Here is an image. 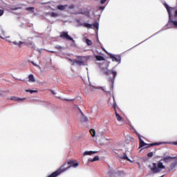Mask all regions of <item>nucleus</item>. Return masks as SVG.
<instances>
[{
  "label": "nucleus",
  "mask_w": 177,
  "mask_h": 177,
  "mask_svg": "<svg viewBox=\"0 0 177 177\" xmlns=\"http://www.w3.org/2000/svg\"><path fill=\"white\" fill-rule=\"evenodd\" d=\"M3 15V10H0V17Z\"/></svg>",
  "instance_id": "4c0bfd02"
},
{
  "label": "nucleus",
  "mask_w": 177,
  "mask_h": 177,
  "mask_svg": "<svg viewBox=\"0 0 177 177\" xmlns=\"http://www.w3.org/2000/svg\"><path fill=\"white\" fill-rule=\"evenodd\" d=\"M113 108L114 112H117V110H116V109H117V104L115 102H113Z\"/></svg>",
  "instance_id": "c756f323"
},
{
  "label": "nucleus",
  "mask_w": 177,
  "mask_h": 177,
  "mask_svg": "<svg viewBox=\"0 0 177 177\" xmlns=\"http://www.w3.org/2000/svg\"><path fill=\"white\" fill-rule=\"evenodd\" d=\"M104 74L106 75H109L110 74V71H104Z\"/></svg>",
  "instance_id": "c9c22d12"
},
{
  "label": "nucleus",
  "mask_w": 177,
  "mask_h": 177,
  "mask_svg": "<svg viewBox=\"0 0 177 177\" xmlns=\"http://www.w3.org/2000/svg\"><path fill=\"white\" fill-rule=\"evenodd\" d=\"M150 169L153 174H159L161 172V170L165 169V166H163V164L161 162H159L158 164L153 163Z\"/></svg>",
  "instance_id": "7ed1b4c3"
},
{
  "label": "nucleus",
  "mask_w": 177,
  "mask_h": 177,
  "mask_svg": "<svg viewBox=\"0 0 177 177\" xmlns=\"http://www.w3.org/2000/svg\"><path fill=\"white\" fill-rule=\"evenodd\" d=\"M110 58L112 59V61L115 62H120V57L119 56H114L112 54H110Z\"/></svg>",
  "instance_id": "6e6552de"
},
{
  "label": "nucleus",
  "mask_w": 177,
  "mask_h": 177,
  "mask_svg": "<svg viewBox=\"0 0 177 177\" xmlns=\"http://www.w3.org/2000/svg\"><path fill=\"white\" fill-rule=\"evenodd\" d=\"M147 157L148 158H151L153 157V152H149L147 153Z\"/></svg>",
  "instance_id": "2f4dec72"
},
{
  "label": "nucleus",
  "mask_w": 177,
  "mask_h": 177,
  "mask_svg": "<svg viewBox=\"0 0 177 177\" xmlns=\"http://www.w3.org/2000/svg\"><path fill=\"white\" fill-rule=\"evenodd\" d=\"M79 165H80L77 162V161L75 160H71L69 162H67L63 164V165H62L59 169L55 171V172H53L50 175L48 176V177H57L59 174H62V172L66 171V170L69 169L70 168H71V167L77 168V167H78Z\"/></svg>",
  "instance_id": "f257e3e1"
},
{
  "label": "nucleus",
  "mask_w": 177,
  "mask_h": 177,
  "mask_svg": "<svg viewBox=\"0 0 177 177\" xmlns=\"http://www.w3.org/2000/svg\"><path fill=\"white\" fill-rule=\"evenodd\" d=\"M59 37H61L62 39H65L71 41H74V39L68 35V32H62L59 35Z\"/></svg>",
  "instance_id": "39448f33"
},
{
  "label": "nucleus",
  "mask_w": 177,
  "mask_h": 177,
  "mask_svg": "<svg viewBox=\"0 0 177 177\" xmlns=\"http://www.w3.org/2000/svg\"><path fill=\"white\" fill-rule=\"evenodd\" d=\"M172 144L173 145H177V142H173Z\"/></svg>",
  "instance_id": "a19ab883"
},
{
  "label": "nucleus",
  "mask_w": 177,
  "mask_h": 177,
  "mask_svg": "<svg viewBox=\"0 0 177 177\" xmlns=\"http://www.w3.org/2000/svg\"><path fill=\"white\" fill-rule=\"evenodd\" d=\"M92 26H93V28L97 30L99 27V24L98 23L95 22V24H92Z\"/></svg>",
  "instance_id": "cd10ccee"
},
{
  "label": "nucleus",
  "mask_w": 177,
  "mask_h": 177,
  "mask_svg": "<svg viewBox=\"0 0 177 177\" xmlns=\"http://www.w3.org/2000/svg\"><path fill=\"white\" fill-rule=\"evenodd\" d=\"M56 48H57V49H62V46H56Z\"/></svg>",
  "instance_id": "ea45409f"
},
{
  "label": "nucleus",
  "mask_w": 177,
  "mask_h": 177,
  "mask_svg": "<svg viewBox=\"0 0 177 177\" xmlns=\"http://www.w3.org/2000/svg\"><path fill=\"white\" fill-rule=\"evenodd\" d=\"M84 26L86 28H92V24L85 23Z\"/></svg>",
  "instance_id": "393cba45"
},
{
  "label": "nucleus",
  "mask_w": 177,
  "mask_h": 177,
  "mask_svg": "<svg viewBox=\"0 0 177 177\" xmlns=\"http://www.w3.org/2000/svg\"><path fill=\"white\" fill-rule=\"evenodd\" d=\"M105 8V6H100L99 10H103Z\"/></svg>",
  "instance_id": "e433bc0d"
},
{
  "label": "nucleus",
  "mask_w": 177,
  "mask_h": 177,
  "mask_svg": "<svg viewBox=\"0 0 177 177\" xmlns=\"http://www.w3.org/2000/svg\"><path fill=\"white\" fill-rule=\"evenodd\" d=\"M164 143L162 142H154V143H151V144H149L148 145H145L143 147L145 149H147V148H149V147H151L153 146H159V145H162Z\"/></svg>",
  "instance_id": "0eeeda50"
},
{
  "label": "nucleus",
  "mask_w": 177,
  "mask_h": 177,
  "mask_svg": "<svg viewBox=\"0 0 177 177\" xmlns=\"http://www.w3.org/2000/svg\"><path fill=\"white\" fill-rule=\"evenodd\" d=\"M10 100L14 101V102H22L26 100V98H20L17 97H10Z\"/></svg>",
  "instance_id": "9d476101"
},
{
  "label": "nucleus",
  "mask_w": 177,
  "mask_h": 177,
  "mask_svg": "<svg viewBox=\"0 0 177 177\" xmlns=\"http://www.w3.org/2000/svg\"><path fill=\"white\" fill-rule=\"evenodd\" d=\"M76 15H90V12L88 10L85 12H77L76 13Z\"/></svg>",
  "instance_id": "4be33fe9"
},
{
  "label": "nucleus",
  "mask_w": 177,
  "mask_h": 177,
  "mask_svg": "<svg viewBox=\"0 0 177 177\" xmlns=\"http://www.w3.org/2000/svg\"><path fill=\"white\" fill-rule=\"evenodd\" d=\"M17 9H20V8L15 9V10H17Z\"/></svg>",
  "instance_id": "de8ad7c7"
},
{
  "label": "nucleus",
  "mask_w": 177,
  "mask_h": 177,
  "mask_svg": "<svg viewBox=\"0 0 177 177\" xmlns=\"http://www.w3.org/2000/svg\"><path fill=\"white\" fill-rule=\"evenodd\" d=\"M95 59H97V61H99V62L105 61V58H104L101 55H95Z\"/></svg>",
  "instance_id": "aec40b11"
},
{
  "label": "nucleus",
  "mask_w": 177,
  "mask_h": 177,
  "mask_svg": "<svg viewBox=\"0 0 177 177\" xmlns=\"http://www.w3.org/2000/svg\"><path fill=\"white\" fill-rule=\"evenodd\" d=\"M0 38H2L1 36H0Z\"/></svg>",
  "instance_id": "8fccbe9b"
},
{
  "label": "nucleus",
  "mask_w": 177,
  "mask_h": 177,
  "mask_svg": "<svg viewBox=\"0 0 177 177\" xmlns=\"http://www.w3.org/2000/svg\"><path fill=\"white\" fill-rule=\"evenodd\" d=\"M66 8H68V5H59L57 7L58 10H65Z\"/></svg>",
  "instance_id": "2eb2a0df"
},
{
  "label": "nucleus",
  "mask_w": 177,
  "mask_h": 177,
  "mask_svg": "<svg viewBox=\"0 0 177 177\" xmlns=\"http://www.w3.org/2000/svg\"><path fill=\"white\" fill-rule=\"evenodd\" d=\"M102 50H104V52L107 53V51L103 47H102Z\"/></svg>",
  "instance_id": "79ce46f5"
},
{
  "label": "nucleus",
  "mask_w": 177,
  "mask_h": 177,
  "mask_svg": "<svg viewBox=\"0 0 177 177\" xmlns=\"http://www.w3.org/2000/svg\"><path fill=\"white\" fill-rule=\"evenodd\" d=\"M68 8L70 10H73V9H75V5H70L69 6H68Z\"/></svg>",
  "instance_id": "7c9ffc66"
},
{
  "label": "nucleus",
  "mask_w": 177,
  "mask_h": 177,
  "mask_svg": "<svg viewBox=\"0 0 177 177\" xmlns=\"http://www.w3.org/2000/svg\"><path fill=\"white\" fill-rule=\"evenodd\" d=\"M26 92H29L30 93H37V91L27 90Z\"/></svg>",
  "instance_id": "473e14b6"
},
{
  "label": "nucleus",
  "mask_w": 177,
  "mask_h": 177,
  "mask_svg": "<svg viewBox=\"0 0 177 177\" xmlns=\"http://www.w3.org/2000/svg\"><path fill=\"white\" fill-rule=\"evenodd\" d=\"M66 59L68 60V61H69V62H74V60L75 59H71V58H69V57H68V58H66Z\"/></svg>",
  "instance_id": "f704fd0d"
},
{
  "label": "nucleus",
  "mask_w": 177,
  "mask_h": 177,
  "mask_svg": "<svg viewBox=\"0 0 177 177\" xmlns=\"http://www.w3.org/2000/svg\"><path fill=\"white\" fill-rule=\"evenodd\" d=\"M138 137L139 138V148H142L145 146H149V144H147L146 142L142 141L140 135H138Z\"/></svg>",
  "instance_id": "423d86ee"
},
{
  "label": "nucleus",
  "mask_w": 177,
  "mask_h": 177,
  "mask_svg": "<svg viewBox=\"0 0 177 177\" xmlns=\"http://www.w3.org/2000/svg\"><path fill=\"white\" fill-rule=\"evenodd\" d=\"M28 79L29 80V82H35V79L34 78L33 75H28Z\"/></svg>",
  "instance_id": "a211bd4d"
},
{
  "label": "nucleus",
  "mask_w": 177,
  "mask_h": 177,
  "mask_svg": "<svg viewBox=\"0 0 177 177\" xmlns=\"http://www.w3.org/2000/svg\"><path fill=\"white\" fill-rule=\"evenodd\" d=\"M75 64H76L78 66H84V61H80V60L73 59V64H71V65L74 66Z\"/></svg>",
  "instance_id": "1a4fd4ad"
},
{
  "label": "nucleus",
  "mask_w": 177,
  "mask_h": 177,
  "mask_svg": "<svg viewBox=\"0 0 177 177\" xmlns=\"http://www.w3.org/2000/svg\"><path fill=\"white\" fill-rule=\"evenodd\" d=\"M177 166V162H174L171 164H170V166H169V170H173L175 169V167H176Z\"/></svg>",
  "instance_id": "6ab92c4d"
},
{
  "label": "nucleus",
  "mask_w": 177,
  "mask_h": 177,
  "mask_svg": "<svg viewBox=\"0 0 177 177\" xmlns=\"http://www.w3.org/2000/svg\"><path fill=\"white\" fill-rule=\"evenodd\" d=\"M163 6H165V8H166L167 12H168V15L169 17V20H168V26H170V27H171L173 28L177 29V20L175 21L171 19V10L173 8L168 6V5L166 3H163ZM174 17L177 19V10H175V12H174Z\"/></svg>",
  "instance_id": "f03ea898"
},
{
  "label": "nucleus",
  "mask_w": 177,
  "mask_h": 177,
  "mask_svg": "<svg viewBox=\"0 0 177 177\" xmlns=\"http://www.w3.org/2000/svg\"><path fill=\"white\" fill-rule=\"evenodd\" d=\"M64 101H66V102H73V101H74V100L64 99Z\"/></svg>",
  "instance_id": "58836bf2"
},
{
  "label": "nucleus",
  "mask_w": 177,
  "mask_h": 177,
  "mask_svg": "<svg viewBox=\"0 0 177 177\" xmlns=\"http://www.w3.org/2000/svg\"><path fill=\"white\" fill-rule=\"evenodd\" d=\"M176 159H177V156H174V157L166 156L163 158V161L167 162L170 160H176Z\"/></svg>",
  "instance_id": "4468645a"
},
{
  "label": "nucleus",
  "mask_w": 177,
  "mask_h": 177,
  "mask_svg": "<svg viewBox=\"0 0 177 177\" xmlns=\"http://www.w3.org/2000/svg\"><path fill=\"white\" fill-rule=\"evenodd\" d=\"M111 73L113 75V77L109 78V82H110V91L113 90L114 77L117 75V73L115 71H112Z\"/></svg>",
  "instance_id": "20e7f679"
},
{
  "label": "nucleus",
  "mask_w": 177,
  "mask_h": 177,
  "mask_svg": "<svg viewBox=\"0 0 177 177\" xmlns=\"http://www.w3.org/2000/svg\"><path fill=\"white\" fill-rule=\"evenodd\" d=\"M32 63V66H37V64H35L34 62H31Z\"/></svg>",
  "instance_id": "37998d69"
},
{
  "label": "nucleus",
  "mask_w": 177,
  "mask_h": 177,
  "mask_svg": "<svg viewBox=\"0 0 177 177\" xmlns=\"http://www.w3.org/2000/svg\"><path fill=\"white\" fill-rule=\"evenodd\" d=\"M105 92H106V93H109L110 91H105Z\"/></svg>",
  "instance_id": "49530a36"
},
{
  "label": "nucleus",
  "mask_w": 177,
  "mask_h": 177,
  "mask_svg": "<svg viewBox=\"0 0 177 177\" xmlns=\"http://www.w3.org/2000/svg\"><path fill=\"white\" fill-rule=\"evenodd\" d=\"M115 114V118H117V121H122V117L120 116V115L118 114V113H117V111L114 112Z\"/></svg>",
  "instance_id": "f3484780"
},
{
  "label": "nucleus",
  "mask_w": 177,
  "mask_h": 177,
  "mask_svg": "<svg viewBox=\"0 0 177 177\" xmlns=\"http://www.w3.org/2000/svg\"><path fill=\"white\" fill-rule=\"evenodd\" d=\"M26 10L32 11V12H34V7H28L27 8H26Z\"/></svg>",
  "instance_id": "a878e982"
},
{
  "label": "nucleus",
  "mask_w": 177,
  "mask_h": 177,
  "mask_svg": "<svg viewBox=\"0 0 177 177\" xmlns=\"http://www.w3.org/2000/svg\"><path fill=\"white\" fill-rule=\"evenodd\" d=\"M90 134L92 137L96 136V131H95L93 129H90Z\"/></svg>",
  "instance_id": "412c9836"
},
{
  "label": "nucleus",
  "mask_w": 177,
  "mask_h": 177,
  "mask_svg": "<svg viewBox=\"0 0 177 177\" xmlns=\"http://www.w3.org/2000/svg\"><path fill=\"white\" fill-rule=\"evenodd\" d=\"M120 158L129 160V157H127L125 153H124V155L122 156H120Z\"/></svg>",
  "instance_id": "5701e85b"
},
{
  "label": "nucleus",
  "mask_w": 177,
  "mask_h": 177,
  "mask_svg": "<svg viewBox=\"0 0 177 177\" xmlns=\"http://www.w3.org/2000/svg\"><path fill=\"white\" fill-rule=\"evenodd\" d=\"M12 44H13L14 45H15V46H20L22 44H24V42L20 41V42H19V43H17V41H13Z\"/></svg>",
  "instance_id": "bb28decb"
},
{
  "label": "nucleus",
  "mask_w": 177,
  "mask_h": 177,
  "mask_svg": "<svg viewBox=\"0 0 177 177\" xmlns=\"http://www.w3.org/2000/svg\"><path fill=\"white\" fill-rule=\"evenodd\" d=\"M100 160V157L99 156H95L93 158H88V162H95L96 161Z\"/></svg>",
  "instance_id": "f8f14e48"
},
{
  "label": "nucleus",
  "mask_w": 177,
  "mask_h": 177,
  "mask_svg": "<svg viewBox=\"0 0 177 177\" xmlns=\"http://www.w3.org/2000/svg\"><path fill=\"white\" fill-rule=\"evenodd\" d=\"M50 93H53V95H55L54 91L50 90Z\"/></svg>",
  "instance_id": "c03bdc74"
},
{
  "label": "nucleus",
  "mask_w": 177,
  "mask_h": 177,
  "mask_svg": "<svg viewBox=\"0 0 177 177\" xmlns=\"http://www.w3.org/2000/svg\"><path fill=\"white\" fill-rule=\"evenodd\" d=\"M58 16V15L57 13L55 12H51L50 13V17H57Z\"/></svg>",
  "instance_id": "c85d7f7f"
},
{
  "label": "nucleus",
  "mask_w": 177,
  "mask_h": 177,
  "mask_svg": "<svg viewBox=\"0 0 177 177\" xmlns=\"http://www.w3.org/2000/svg\"><path fill=\"white\" fill-rule=\"evenodd\" d=\"M98 151H84V153H83V155L85 156H91V155H93V154H96L97 153Z\"/></svg>",
  "instance_id": "9b49d317"
},
{
  "label": "nucleus",
  "mask_w": 177,
  "mask_h": 177,
  "mask_svg": "<svg viewBox=\"0 0 177 177\" xmlns=\"http://www.w3.org/2000/svg\"><path fill=\"white\" fill-rule=\"evenodd\" d=\"M51 53H54L55 52L54 51H50Z\"/></svg>",
  "instance_id": "a18cd8bd"
},
{
  "label": "nucleus",
  "mask_w": 177,
  "mask_h": 177,
  "mask_svg": "<svg viewBox=\"0 0 177 177\" xmlns=\"http://www.w3.org/2000/svg\"><path fill=\"white\" fill-rule=\"evenodd\" d=\"M24 44L29 48H34V47H35L34 43H32V41H27V42L24 43Z\"/></svg>",
  "instance_id": "dca6fc26"
},
{
  "label": "nucleus",
  "mask_w": 177,
  "mask_h": 177,
  "mask_svg": "<svg viewBox=\"0 0 177 177\" xmlns=\"http://www.w3.org/2000/svg\"><path fill=\"white\" fill-rule=\"evenodd\" d=\"M80 114H82V118L80 119V122H88V118L86 116L84 115V114L80 111Z\"/></svg>",
  "instance_id": "ddd939ff"
},
{
  "label": "nucleus",
  "mask_w": 177,
  "mask_h": 177,
  "mask_svg": "<svg viewBox=\"0 0 177 177\" xmlns=\"http://www.w3.org/2000/svg\"><path fill=\"white\" fill-rule=\"evenodd\" d=\"M107 0H100V4L103 5L106 2Z\"/></svg>",
  "instance_id": "72a5a7b5"
},
{
  "label": "nucleus",
  "mask_w": 177,
  "mask_h": 177,
  "mask_svg": "<svg viewBox=\"0 0 177 177\" xmlns=\"http://www.w3.org/2000/svg\"><path fill=\"white\" fill-rule=\"evenodd\" d=\"M160 177H163V175H162V176H160Z\"/></svg>",
  "instance_id": "09e8293b"
},
{
  "label": "nucleus",
  "mask_w": 177,
  "mask_h": 177,
  "mask_svg": "<svg viewBox=\"0 0 177 177\" xmlns=\"http://www.w3.org/2000/svg\"><path fill=\"white\" fill-rule=\"evenodd\" d=\"M85 42L86 43V44L88 46H92V41L91 40L88 39H85Z\"/></svg>",
  "instance_id": "b1692460"
}]
</instances>
